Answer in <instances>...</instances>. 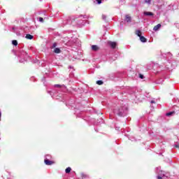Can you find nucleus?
Masks as SVG:
<instances>
[{
	"instance_id": "f257e3e1",
	"label": "nucleus",
	"mask_w": 179,
	"mask_h": 179,
	"mask_svg": "<svg viewBox=\"0 0 179 179\" xmlns=\"http://www.w3.org/2000/svg\"><path fill=\"white\" fill-rule=\"evenodd\" d=\"M114 113L120 115V117H124V115H127V108H122L119 110H115Z\"/></svg>"
},
{
	"instance_id": "f03ea898",
	"label": "nucleus",
	"mask_w": 179,
	"mask_h": 179,
	"mask_svg": "<svg viewBox=\"0 0 179 179\" xmlns=\"http://www.w3.org/2000/svg\"><path fill=\"white\" fill-rule=\"evenodd\" d=\"M108 44L113 49L117 47V43L113 42V41H108Z\"/></svg>"
},
{
	"instance_id": "7ed1b4c3",
	"label": "nucleus",
	"mask_w": 179,
	"mask_h": 179,
	"mask_svg": "<svg viewBox=\"0 0 179 179\" xmlns=\"http://www.w3.org/2000/svg\"><path fill=\"white\" fill-rule=\"evenodd\" d=\"M44 162L47 166H51V164H54V162L50 161L48 159H45Z\"/></svg>"
},
{
	"instance_id": "20e7f679",
	"label": "nucleus",
	"mask_w": 179,
	"mask_h": 179,
	"mask_svg": "<svg viewBox=\"0 0 179 179\" xmlns=\"http://www.w3.org/2000/svg\"><path fill=\"white\" fill-rule=\"evenodd\" d=\"M163 177H164V171H161L160 173H159V176H157V179H162Z\"/></svg>"
},
{
	"instance_id": "39448f33",
	"label": "nucleus",
	"mask_w": 179,
	"mask_h": 179,
	"mask_svg": "<svg viewBox=\"0 0 179 179\" xmlns=\"http://www.w3.org/2000/svg\"><path fill=\"white\" fill-rule=\"evenodd\" d=\"M143 15L145 16H153V13L149 11H144Z\"/></svg>"
},
{
	"instance_id": "423d86ee",
	"label": "nucleus",
	"mask_w": 179,
	"mask_h": 179,
	"mask_svg": "<svg viewBox=\"0 0 179 179\" xmlns=\"http://www.w3.org/2000/svg\"><path fill=\"white\" fill-rule=\"evenodd\" d=\"M162 27V24H158L157 25L155 26L153 28L154 31H157V30H159V29H160Z\"/></svg>"
},
{
	"instance_id": "0eeeda50",
	"label": "nucleus",
	"mask_w": 179,
	"mask_h": 179,
	"mask_svg": "<svg viewBox=\"0 0 179 179\" xmlns=\"http://www.w3.org/2000/svg\"><path fill=\"white\" fill-rule=\"evenodd\" d=\"M99 46L96 45H93L92 46V51H99Z\"/></svg>"
},
{
	"instance_id": "6e6552de",
	"label": "nucleus",
	"mask_w": 179,
	"mask_h": 179,
	"mask_svg": "<svg viewBox=\"0 0 179 179\" xmlns=\"http://www.w3.org/2000/svg\"><path fill=\"white\" fill-rule=\"evenodd\" d=\"M125 22H127V23L131 22V16H129V15H127L125 18Z\"/></svg>"
},
{
	"instance_id": "1a4fd4ad",
	"label": "nucleus",
	"mask_w": 179,
	"mask_h": 179,
	"mask_svg": "<svg viewBox=\"0 0 179 179\" xmlns=\"http://www.w3.org/2000/svg\"><path fill=\"white\" fill-rule=\"evenodd\" d=\"M140 40L141 43H146V38L143 36H140Z\"/></svg>"
},
{
	"instance_id": "9d476101",
	"label": "nucleus",
	"mask_w": 179,
	"mask_h": 179,
	"mask_svg": "<svg viewBox=\"0 0 179 179\" xmlns=\"http://www.w3.org/2000/svg\"><path fill=\"white\" fill-rule=\"evenodd\" d=\"M26 38H27L28 40H33V36L31 34H27Z\"/></svg>"
},
{
	"instance_id": "9b49d317",
	"label": "nucleus",
	"mask_w": 179,
	"mask_h": 179,
	"mask_svg": "<svg viewBox=\"0 0 179 179\" xmlns=\"http://www.w3.org/2000/svg\"><path fill=\"white\" fill-rule=\"evenodd\" d=\"M54 52H55V54H59V52H61V50L58 48H56L54 50Z\"/></svg>"
},
{
	"instance_id": "f8f14e48",
	"label": "nucleus",
	"mask_w": 179,
	"mask_h": 179,
	"mask_svg": "<svg viewBox=\"0 0 179 179\" xmlns=\"http://www.w3.org/2000/svg\"><path fill=\"white\" fill-rule=\"evenodd\" d=\"M136 34L138 36L141 37L142 36V32L139 30L136 31Z\"/></svg>"
},
{
	"instance_id": "ddd939ff",
	"label": "nucleus",
	"mask_w": 179,
	"mask_h": 179,
	"mask_svg": "<svg viewBox=\"0 0 179 179\" xmlns=\"http://www.w3.org/2000/svg\"><path fill=\"white\" fill-rule=\"evenodd\" d=\"M71 167H68V168L65 170V171H66V173L68 174V173H71Z\"/></svg>"
},
{
	"instance_id": "4468645a",
	"label": "nucleus",
	"mask_w": 179,
	"mask_h": 179,
	"mask_svg": "<svg viewBox=\"0 0 179 179\" xmlns=\"http://www.w3.org/2000/svg\"><path fill=\"white\" fill-rule=\"evenodd\" d=\"M145 3H148V5H150V3H152V0H145Z\"/></svg>"
},
{
	"instance_id": "2eb2a0df",
	"label": "nucleus",
	"mask_w": 179,
	"mask_h": 179,
	"mask_svg": "<svg viewBox=\"0 0 179 179\" xmlns=\"http://www.w3.org/2000/svg\"><path fill=\"white\" fill-rule=\"evenodd\" d=\"M174 114V112H169L166 113L167 117H170V115H173Z\"/></svg>"
},
{
	"instance_id": "dca6fc26",
	"label": "nucleus",
	"mask_w": 179,
	"mask_h": 179,
	"mask_svg": "<svg viewBox=\"0 0 179 179\" xmlns=\"http://www.w3.org/2000/svg\"><path fill=\"white\" fill-rule=\"evenodd\" d=\"M12 44H13V45H17V41H16V40L13 41H12Z\"/></svg>"
},
{
	"instance_id": "f3484780",
	"label": "nucleus",
	"mask_w": 179,
	"mask_h": 179,
	"mask_svg": "<svg viewBox=\"0 0 179 179\" xmlns=\"http://www.w3.org/2000/svg\"><path fill=\"white\" fill-rule=\"evenodd\" d=\"M96 85H103V81H101V80H98V81H96Z\"/></svg>"
},
{
	"instance_id": "a211bd4d",
	"label": "nucleus",
	"mask_w": 179,
	"mask_h": 179,
	"mask_svg": "<svg viewBox=\"0 0 179 179\" xmlns=\"http://www.w3.org/2000/svg\"><path fill=\"white\" fill-rule=\"evenodd\" d=\"M55 47H57V43L52 44V48H55Z\"/></svg>"
},
{
	"instance_id": "6ab92c4d",
	"label": "nucleus",
	"mask_w": 179,
	"mask_h": 179,
	"mask_svg": "<svg viewBox=\"0 0 179 179\" xmlns=\"http://www.w3.org/2000/svg\"><path fill=\"white\" fill-rule=\"evenodd\" d=\"M55 87H62V85H55Z\"/></svg>"
},
{
	"instance_id": "aec40b11",
	"label": "nucleus",
	"mask_w": 179,
	"mask_h": 179,
	"mask_svg": "<svg viewBox=\"0 0 179 179\" xmlns=\"http://www.w3.org/2000/svg\"><path fill=\"white\" fill-rule=\"evenodd\" d=\"M106 16L105 15H102V19H103V20H106Z\"/></svg>"
},
{
	"instance_id": "412c9836",
	"label": "nucleus",
	"mask_w": 179,
	"mask_h": 179,
	"mask_svg": "<svg viewBox=\"0 0 179 179\" xmlns=\"http://www.w3.org/2000/svg\"><path fill=\"white\" fill-rule=\"evenodd\" d=\"M38 20H39L40 22H43V17H39V18H38Z\"/></svg>"
},
{
	"instance_id": "4be33fe9",
	"label": "nucleus",
	"mask_w": 179,
	"mask_h": 179,
	"mask_svg": "<svg viewBox=\"0 0 179 179\" xmlns=\"http://www.w3.org/2000/svg\"><path fill=\"white\" fill-rule=\"evenodd\" d=\"M96 1L99 3V5H100V3H101V0H96Z\"/></svg>"
},
{
	"instance_id": "5701e85b",
	"label": "nucleus",
	"mask_w": 179,
	"mask_h": 179,
	"mask_svg": "<svg viewBox=\"0 0 179 179\" xmlns=\"http://www.w3.org/2000/svg\"><path fill=\"white\" fill-rule=\"evenodd\" d=\"M174 146H175V148H179V145H178V144H177V143H176V144H175V145H174Z\"/></svg>"
},
{
	"instance_id": "b1692460",
	"label": "nucleus",
	"mask_w": 179,
	"mask_h": 179,
	"mask_svg": "<svg viewBox=\"0 0 179 179\" xmlns=\"http://www.w3.org/2000/svg\"><path fill=\"white\" fill-rule=\"evenodd\" d=\"M140 78L141 79H143V76H142V74H140Z\"/></svg>"
},
{
	"instance_id": "393cba45",
	"label": "nucleus",
	"mask_w": 179,
	"mask_h": 179,
	"mask_svg": "<svg viewBox=\"0 0 179 179\" xmlns=\"http://www.w3.org/2000/svg\"><path fill=\"white\" fill-rule=\"evenodd\" d=\"M156 103L155 101H151V103H152V104H153V103Z\"/></svg>"
},
{
	"instance_id": "a878e982",
	"label": "nucleus",
	"mask_w": 179,
	"mask_h": 179,
	"mask_svg": "<svg viewBox=\"0 0 179 179\" xmlns=\"http://www.w3.org/2000/svg\"><path fill=\"white\" fill-rule=\"evenodd\" d=\"M63 87L65 89V85H63Z\"/></svg>"
},
{
	"instance_id": "bb28decb",
	"label": "nucleus",
	"mask_w": 179,
	"mask_h": 179,
	"mask_svg": "<svg viewBox=\"0 0 179 179\" xmlns=\"http://www.w3.org/2000/svg\"><path fill=\"white\" fill-rule=\"evenodd\" d=\"M20 62H23V61L20 60Z\"/></svg>"
},
{
	"instance_id": "cd10ccee",
	"label": "nucleus",
	"mask_w": 179,
	"mask_h": 179,
	"mask_svg": "<svg viewBox=\"0 0 179 179\" xmlns=\"http://www.w3.org/2000/svg\"><path fill=\"white\" fill-rule=\"evenodd\" d=\"M0 118H1V113H0Z\"/></svg>"
}]
</instances>
